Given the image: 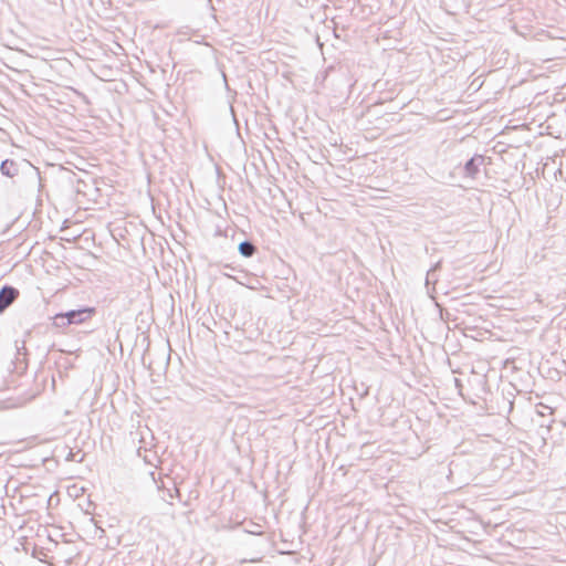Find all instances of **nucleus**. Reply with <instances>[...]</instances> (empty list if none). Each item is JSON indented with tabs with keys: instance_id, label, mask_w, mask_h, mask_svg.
<instances>
[{
	"instance_id": "obj_3",
	"label": "nucleus",
	"mask_w": 566,
	"mask_h": 566,
	"mask_svg": "<svg viewBox=\"0 0 566 566\" xmlns=\"http://www.w3.org/2000/svg\"><path fill=\"white\" fill-rule=\"evenodd\" d=\"M485 164V156L475 154L464 165V175L474 179L480 172V167Z\"/></svg>"
},
{
	"instance_id": "obj_7",
	"label": "nucleus",
	"mask_w": 566,
	"mask_h": 566,
	"mask_svg": "<svg viewBox=\"0 0 566 566\" xmlns=\"http://www.w3.org/2000/svg\"><path fill=\"white\" fill-rule=\"evenodd\" d=\"M53 326L56 328H65L66 326L71 325L69 319L66 318V312L57 313L53 317Z\"/></svg>"
},
{
	"instance_id": "obj_11",
	"label": "nucleus",
	"mask_w": 566,
	"mask_h": 566,
	"mask_svg": "<svg viewBox=\"0 0 566 566\" xmlns=\"http://www.w3.org/2000/svg\"><path fill=\"white\" fill-rule=\"evenodd\" d=\"M259 536H261L263 538V547H266L268 543H269L268 537L264 535L263 532H260Z\"/></svg>"
},
{
	"instance_id": "obj_12",
	"label": "nucleus",
	"mask_w": 566,
	"mask_h": 566,
	"mask_svg": "<svg viewBox=\"0 0 566 566\" xmlns=\"http://www.w3.org/2000/svg\"><path fill=\"white\" fill-rule=\"evenodd\" d=\"M454 384H455L457 388H461L462 387L461 380L458 379V378H454Z\"/></svg>"
},
{
	"instance_id": "obj_13",
	"label": "nucleus",
	"mask_w": 566,
	"mask_h": 566,
	"mask_svg": "<svg viewBox=\"0 0 566 566\" xmlns=\"http://www.w3.org/2000/svg\"><path fill=\"white\" fill-rule=\"evenodd\" d=\"M263 558V556H260V557H254V558H251L250 562L251 563H258V562H261Z\"/></svg>"
},
{
	"instance_id": "obj_8",
	"label": "nucleus",
	"mask_w": 566,
	"mask_h": 566,
	"mask_svg": "<svg viewBox=\"0 0 566 566\" xmlns=\"http://www.w3.org/2000/svg\"><path fill=\"white\" fill-rule=\"evenodd\" d=\"M441 269V261H438L437 263H434L430 270L427 272V277H426V284L428 285L429 283H436L437 282V276H436V273L437 271H439Z\"/></svg>"
},
{
	"instance_id": "obj_5",
	"label": "nucleus",
	"mask_w": 566,
	"mask_h": 566,
	"mask_svg": "<svg viewBox=\"0 0 566 566\" xmlns=\"http://www.w3.org/2000/svg\"><path fill=\"white\" fill-rule=\"evenodd\" d=\"M0 171L3 176L12 178L19 174V165L12 159H6L0 165Z\"/></svg>"
},
{
	"instance_id": "obj_10",
	"label": "nucleus",
	"mask_w": 566,
	"mask_h": 566,
	"mask_svg": "<svg viewBox=\"0 0 566 566\" xmlns=\"http://www.w3.org/2000/svg\"><path fill=\"white\" fill-rule=\"evenodd\" d=\"M15 347H17V355L20 356V355H27V347H25V342L23 340L22 342V345L19 346L18 345V342H15Z\"/></svg>"
},
{
	"instance_id": "obj_1",
	"label": "nucleus",
	"mask_w": 566,
	"mask_h": 566,
	"mask_svg": "<svg viewBox=\"0 0 566 566\" xmlns=\"http://www.w3.org/2000/svg\"><path fill=\"white\" fill-rule=\"evenodd\" d=\"M19 295L20 292L17 287L8 284L3 285L0 289V314L9 308L19 297Z\"/></svg>"
},
{
	"instance_id": "obj_4",
	"label": "nucleus",
	"mask_w": 566,
	"mask_h": 566,
	"mask_svg": "<svg viewBox=\"0 0 566 566\" xmlns=\"http://www.w3.org/2000/svg\"><path fill=\"white\" fill-rule=\"evenodd\" d=\"M158 489L163 492L164 500H166V497H180V493L178 488L176 486V482L169 476H166V479L160 480Z\"/></svg>"
},
{
	"instance_id": "obj_2",
	"label": "nucleus",
	"mask_w": 566,
	"mask_h": 566,
	"mask_svg": "<svg viewBox=\"0 0 566 566\" xmlns=\"http://www.w3.org/2000/svg\"><path fill=\"white\" fill-rule=\"evenodd\" d=\"M95 307L83 306L77 310H71L66 312L67 322L72 324H81L91 318L95 314Z\"/></svg>"
},
{
	"instance_id": "obj_6",
	"label": "nucleus",
	"mask_w": 566,
	"mask_h": 566,
	"mask_svg": "<svg viewBox=\"0 0 566 566\" xmlns=\"http://www.w3.org/2000/svg\"><path fill=\"white\" fill-rule=\"evenodd\" d=\"M238 250L242 256L251 258L256 253L258 248L252 241L244 240L239 243Z\"/></svg>"
},
{
	"instance_id": "obj_9",
	"label": "nucleus",
	"mask_w": 566,
	"mask_h": 566,
	"mask_svg": "<svg viewBox=\"0 0 566 566\" xmlns=\"http://www.w3.org/2000/svg\"><path fill=\"white\" fill-rule=\"evenodd\" d=\"M84 457H85V454L80 450L77 452H73L72 450H70L66 455V460L82 462Z\"/></svg>"
}]
</instances>
